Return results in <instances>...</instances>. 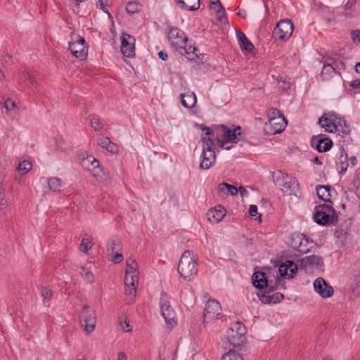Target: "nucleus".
I'll use <instances>...</instances> for the list:
<instances>
[{"label":"nucleus","mask_w":360,"mask_h":360,"mask_svg":"<svg viewBox=\"0 0 360 360\" xmlns=\"http://www.w3.org/2000/svg\"><path fill=\"white\" fill-rule=\"evenodd\" d=\"M122 250V243L117 236H113L108 242L107 252L112 257V261L115 264H120L123 260L122 254L119 252Z\"/></svg>","instance_id":"nucleus-12"},{"label":"nucleus","mask_w":360,"mask_h":360,"mask_svg":"<svg viewBox=\"0 0 360 360\" xmlns=\"http://www.w3.org/2000/svg\"><path fill=\"white\" fill-rule=\"evenodd\" d=\"M293 24L290 20L283 19L280 20L274 29L273 37L276 39L285 41L292 34Z\"/></svg>","instance_id":"nucleus-8"},{"label":"nucleus","mask_w":360,"mask_h":360,"mask_svg":"<svg viewBox=\"0 0 360 360\" xmlns=\"http://www.w3.org/2000/svg\"><path fill=\"white\" fill-rule=\"evenodd\" d=\"M160 307L161 314L163 316L165 322L170 325L172 327L177 324L176 319V313L174 309L169 304L167 295L166 292H162L160 302Z\"/></svg>","instance_id":"nucleus-6"},{"label":"nucleus","mask_w":360,"mask_h":360,"mask_svg":"<svg viewBox=\"0 0 360 360\" xmlns=\"http://www.w3.org/2000/svg\"><path fill=\"white\" fill-rule=\"evenodd\" d=\"M226 212V209L221 206L218 205L214 207H212L209 210L207 215V219L213 223L219 222L225 216Z\"/></svg>","instance_id":"nucleus-23"},{"label":"nucleus","mask_w":360,"mask_h":360,"mask_svg":"<svg viewBox=\"0 0 360 360\" xmlns=\"http://www.w3.org/2000/svg\"><path fill=\"white\" fill-rule=\"evenodd\" d=\"M106 150L111 153L116 154L119 151V148L116 143L110 141V143L108 145Z\"/></svg>","instance_id":"nucleus-53"},{"label":"nucleus","mask_w":360,"mask_h":360,"mask_svg":"<svg viewBox=\"0 0 360 360\" xmlns=\"http://www.w3.org/2000/svg\"><path fill=\"white\" fill-rule=\"evenodd\" d=\"M326 114V117L331 119L332 121H333V119H335V120L338 121V117H340L338 114L335 113V112H329Z\"/></svg>","instance_id":"nucleus-60"},{"label":"nucleus","mask_w":360,"mask_h":360,"mask_svg":"<svg viewBox=\"0 0 360 360\" xmlns=\"http://www.w3.org/2000/svg\"><path fill=\"white\" fill-rule=\"evenodd\" d=\"M110 139L108 137H102L98 139V145L103 148L107 149V147L110 143Z\"/></svg>","instance_id":"nucleus-50"},{"label":"nucleus","mask_w":360,"mask_h":360,"mask_svg":"<svg viewBox=\"0 0 360 360\" xmlns=\"http://www.w3.org/2000/svg\"><path fill=\"white\" fill-rule=\"evenodd\" d=\"M181 104L186 108H192L197 102L196 96L193 91H188L180 95Z\"/></svg>","instance_id":"nucleus-25"},{"label":"nucleus","mask_w":360,"mask_h":360,"mask_svg":"<svg viewBox=\"0 0 360 360\" xmlns=\"http://www.w3.org/2000/svg\"><path fill=\"white\" fill-rule=\"evenodd\" d=\"M346 234H347L346 231H345L343 229L336 230V231L335 232V236L339 238H342Z\"/></svg>","instance_id":"nucleus-64"},{"label":"nucleus","mask_w":360,"mask_h":360,"mask_svg":"<svg viewBox=\"0 0 360 360\" xmlns=\"http://www.w3.org/2000/svg\"><path fill=\"white\" fill-rule=\"evenodd\" d=\"M91 124L93 127H95V125L96 127H98L99 129H101L103 127V124L101 123V122L97 119H92L91 120Z\"/></svg>","instance_id":"nucleus-62"},{"label":"nucleus","mask_w":360,"mask_h":360,"mask_svg":"<svg viewBox=\"0 0 360 360\" xmlns=\"http://www.w3.org/2000/svg\"><path fill=\"white\" fill-rule=\"evenodd\" d=\"M176 4L181 8L189 11H197L200 8V0H175Z\"/></svg>","instance_id":"nucleus-26"},{"label":"nucleus","mask_w":360,"mask_h":360,"mask_svg":"<svg viewBox=\"0 0 360 360\" xmlns=\"http://www.w3.org/2000/svg\"><path fill=\"white\" fill-rule=\"evenodd\" d=\"M324 210L326 211V212H331L333 214L338 213L333 206L328 204H321L317 205L316 206L315 210Z\"/></svg>","instance_id":"nucleus-45"},{"label":"nucleus","mask_w":360,"mask_h":360,"mask_svg":"<svg viewBox=\"0 0 360 360\" xmlns=\"http://www.w3.org/2000/svg\"><path fill=\"white\" fill-rule=\"evenodd\" d=\"M305 234L301 233H293L289 238V245L292 248L297 250L298 247L302 244V240L304 238Z\"/></svg>","instance_id":"nucleus-32"},{"label":"nucleus","mask_w":360,"mask_h":360,"mask_svg":"<svg viewBox=\"0 0 360 360\" xmlns=\"http://www.w3.org/2000/svg\"><path fill=\"white\" fill-rule=\"evenodd\" d=\"M267 293L266 292H262V294L259 295L258 294V297L262 302L264 304H269L271 303L272 297L271 295H266Z\"/></svg>","instance_id":"nucleus-47"},{"label":"nucleus","mask_w":360,"mask_h":360,"mask_svg":"<svg viewBox=\"0 0 360 360\" xmlns=\"http://www.w3.org/2000/svg\"><path fill=\"white\" fill-rule=\"evenodd\" d=\"M89 309V305H83L82 311L80 316V323L82 326H84V330L86 334H90L94 330L96 322L95 311H91L90 312Z\"/></svg>","instance_id":"nucleus-10"},{"label":"nucleus","mask_w":360,"mask_h":360,"mask_svg":"<svg viewBox=\"0 0 360 360\" xmlns=\"http://www.w3.org/2000/svg\"><path fill=\"white\" fill-rule=\"evenodd\" d=\"M314 221L321 226H331L337 223L338 213L333 214L324 210H316L314 216Z\"/></svg>","instance_id":"nucleus-14"},{"label":"nucleus","mask_w":360,"mask_h":360,"mask_svg":"<svg viewBox=\"0 0 360 360\" xmlns=\"http://www.w3.org/2000/svg\"><path fill=\"white\" fill-rule=\"evenodd\" d=\"M48 185L51 191L53 192L59 191L61 187V180L58 178H50Z\"/></svg>","instance_id":"nucleus-37"},{"label":"nucleus","mask_w":360,"mask_h":360,"mask_svg":"<svg viewBox=\"0 0 360 360\" xmlns=\"http://www.w3.org/2000/svg\"><path fill=\"white\" fill-rule=\"evenodd\" d=\"M143 5L136 1H130L126 6V11L129 15L141 12Z\"/></svg>","instance_id":"nucleus-33"},{"label":"nucleus","mask_w":360,"mask_h":360,"mask_svg":"<svg viewBox=\"0 0 360 360\" xmlns=\"http://www.w3.org/2000/svg\"><path fill=\"white\" fill-rule=\"evenodd\" d=\"M177 270L184 279L190 280L197 274V263L193 258L192 251H184L179 262Z\"/></svg>","instance_id":"nucleus-2"},{"label":"nucleus","mask_w":360,"mask_h":360,"mask_svg":"<svg viewBox=\"0 0 360 360\" xmlns=\"http://www.w3.org/2000/svg\"><path fill=\"white\" fill-rule=\"evenodd\" d=\"M41 295L44 298L49 300L52 296L51 290L47 288H44L41 291Z\"/></svg>","instance_id":"nucleus-57"},{"label":"nucleus","mask_w":360,"mask_h":360,"mask_svg":"<svg viewBox=\"0 0 360 360\" xmlns=\"http://www.w3.org/2000/svg\"><path fill=\"white\" fill-rule=\"evenodd\" d=\"M318 124L325 129L326 132L333 133L335 131V119L333 121L329 117H326V114H323L318 121Z\"/></svg>","instance_id":"nucleus-27"},{"label":"nucleus","mask_w":360,"mask_h":360,"mask_svg":"<svg viewBox=\"0 0 360 360\" xmlns=\"http://www.w3.org/2000/svg\"><path fill=\"white\" fill-rule=\"evenodd\" d=\"M167 39L171 46L179 53H185L183 44L188 41L185 32L177 27L169 26L167 32Z\"/></svg>","instance_id":"nucleus-5"},{"label":"nucleus","mask_w":360,"mask_h":360,"mask_svg":"<svg viewBox=\"0 0 360 360\" xmlns=\"http://www.w3.org/2000/svg\"><path fill=\"white\" fill-rule=\"evenodd\" d=\"M135 41L134 36L122 33L121 36V52L127 57L132 58L135 55Z\"/></svg>","instance_id":"nucleus-17"},{"label":"nucleus","mask_w":360,"mask_h":360,"mask_svg":"<svg viewBox=\"0 0 360 360\" xmlns=\"http://www.w3.org/2000/svg\"><path fill=\"white\" fill-rule=\"evenodd\" d=\"M22 75H23V77L25 79H27L30 81V82L32 84H37V82H36V78L34 76L32 75L31 74H30L27 71H23L22 72Z\"/></svg>","instance_id":"nucleus-52"},{"label":"nucleus","mask_w":360,"mask_h":360,"mask_svg":"<svg viewBox=\"0 0 360 360\" xmlns=\"http://www.w3.org/2000/svg\"><path fill=\"white\" fill-rule=\"evenodd\" d=\"M92 248V243L91 238H83L81 245L80 250L82 252L87 253V252Z\"/></svg>","instance_id":"nucleus-41"},{"label":"nucleus","mask_w":360,"mask_h":360,"mask_svg":"<svg viewBox=\"0 0 360 360\" xmlns=\"http://www.w3.org/2000/svg\"><path fill=\"white\" fill-rule=\"evenodd\" d=\"M125 293L126 295H132L133 297H135L136 296V286H134V287H131V286H126L125 287Z\"/></svg>","instance_id":"nucleus-55"},{"label":"nucleus","mask_w":360,"mask_h":360,"mask_svg":"<svg viewBox=\"0 0 360 360\" xmlns=\"http://www.w3.org/2000/svg\"><path fill=\"white\" fill-rule=\"evenodd\" d=\"M4 107L7 110V111H11L13 108L16 107L15 103L11 98H7L4 101Z\"/></svg>","instance_id":"nucleus-49"},{"label":"nucleus","mask_w":360,"mask_h":360,"mask_svg":"<svg viewBox=\"0 0 360 360\" xmlns=\"http://www.w3.org/2000/svg\"><path fill=\"white\" fill-rule=\"evenodd\" d=\"M301 269H306L308 266H315L317 268L323 266V258L315 255L303 257L299 260Z\"/></svg>","instance_id":"nucleus-20"},{"label":"nucleus","mask_w":360,"mask_h":360,"mask_svg":"<svg viewBox=\"0 0 360 360\" xmlns=\"http://www.w3.org/2000/svg\"><path fill=\"white\" fill-rule=\"evenodd\" d=\"M311 146L318 152H327L333 146L332 140L325 134L313 136L311 139Z\"/></svg>","instance_id":"nucleus-15"},{"label":"nucleus","mask_w":360,"mask_h":360,"mask_svg":"<svg viewBox=\"0 0 360 360\" xmlns=\"http://www.w3.org/2000/svg\"><path fill=\"white\" fill-rule=\"evenodd\" d=\"M82 271L84 273V279L89 283H93L94 282V276L91 271L87 270V269L84 266L81 268Z\"/></svg>","instance_id":"nucleus-44"},{"label":"nucleus","mask_w":360,"mask_h":360,"mask_svg":"<svg viewBox=\"0 0 360 360\" xmlns=\"http://www.w3.org/2000/svg\"><path fill=\"white\" fill-rule=\"evenodd\" d=\"M158 56L162 60H167L168 58L167 53L163 50L158 53Z\"/></svg>","instance_id":"nucleus-63"},{"label":"nucleus","mask_w":360,"mask_h":360,"mask_svg":"<svg viewBox=\"0 0 360 360\" xmlns=\"http://www.w3.org/2000/svg\"><path fill=\"white\" fill-rule=\"evenodd\" d=\"M271 297H272L271 302L275 304L281 302L284 298L283 295L281 292H276L271 295Z\"/></svg>","instance_id":"nucleus-51"},{"label":"nucleus","mask_w":360,"mask_h":360,"mask_svg":"<svg viewBox=\"0 0 360 360\" xmlns=\"http://www.w3.org/2000/svg\"><path fill=\"white\" fill-rule=\"evenodd\" d=\"M335 72V68L333 67L332 64L327 63L323 65L322 71L321 72V77L323 79H326L327 77H325L326 75H330L331 73Z\"/></svg>","instance_id":"nucleus-40"},{"label":"nucleus","mask_w":360,"mask_h":360,"mask_svg":"<svg viewBox=\"0 0 360 360\" xmlns=\"http://www.w3.org/2000/svg\"><path fill=\"white\" fill-rule=\"evenodd\" d=\"M219 130H217L216 126L213 127L209 131H206L201 138V142L202 146H210L214 148L215 143L219 139Z\"/></svg>","instance_id":"nucleus-21"},{"label":"nucleus","mask_w":360,"mask_h":360,"mask_svg":"<svg viewBox=\"0 0 360 360\" xmlns=\"http://www.w3.org/2000/svg\"><path fill=\"white\" fill-rule=\"evenodd\" d=\"M297 270V265L292 260H286L278 266L279 274L283 278H292Z\"/></svg>","instance_id":"nucleus-19"},{"label":"nucleus","mask_w":360,"mask_h":360,"mask_svg":"<svg viewBox=\"0 0 360 360\" xmlns=\"http://www.w3.org/2000/svg\"><path fill=\"white\" fill-rule=\"evenodd\" d=\"M269 281L266 274L264 272L255 271L252 276V285L257 289H265L266 287H268Z\"/></svg>","instance_id":"nucleus-22"},{"label":"nucleus","mask_w":360,"mask_h":360,"mask_svg":"<svg viewBox=\"0 0 360 360\" xmlns=\"http://www.w3.org/2000/svg\"><path fill=\"white\" fill-rule=\"evenodd\" d=\"M309 243H314L316 245L312 239L305 235L304 238L302 241V244L298 247L297 250L301 253H308L310 249L312 248V247H310L309 248H307V245Z\"/></svg>","instance_id":"nucleus-35"},{"label":"nucleus","mask_w":360,"mask_h":360,"mask_svg":"<svg viewBox=\"0 0 360 360\" xmlns=\"http://www.w3.org/2000/svg\"><path fill=\"white\" fill-rule=\"evenodd\" d=\"M275 184L280 188L282 192L287 195H292L295 188L299 186L295 178L289 176L288 174L278 171L273 174Z\"/></svg>","instance_id":"nucleus-4"},{"label":"nucleus","mask_w":360,"mask_h":360,"mask_svg":"<svg viewBox=\"0 0 360 360\" xmlns=\"http://www.w3.org/2000/svg\"><path fill=\"white\" fill-rule=\"evenodd\" d=\"M246 333L245 326L243 323L237 321L228 329L226 338L233 347H239L246 342Z\"/></svg>","instance_id":"nucleus-3"},{"label":"nucleus","mask_w":360,"mask_h":360,"mask_svg":"<svg viewBox=\"0 0 360 360\" xmlns=\"http://www.w3.org/2000/svg\"><path fill=\"white\" fill-rule=\"evenodd\" d=\"M88 48L89 46L84 38L80 35H77L75 41L69 42L68 49L75 58L80 60H84L86 58Z\"/></svg>","instance_id":"nucleus-7"},{"label":"nucleus","mask_w":360,"mask_h":360,"mask_svg":"<svg viewBox=\"0 0 360 360\" xmlns=\"http://www.w3.org/2000/svg\"><path fill=\"white\" fill-rule=\"evenodd\" d=\"M257 214V207L255 205H251L249 208V214L250 217H255Z\"/></svg>","instance_id":"nucleus-58"},{"label":"nucleus","mask_w":360,"mask_h":360,"mask_svg":"<svg viewBox=\"0 0 360 360\" xmlns=\"http://www.w3.org/2000/svg\"><path fill=\"white\" fill-rule=\"evenodd\" d=\"M211 6L216 5L219 7V9L217 11V13L218 14L219 20L225 24L229 23V20L227 18V15L225 11V8L221 4L219 0H210Z\"/></svg>","instance_id":"nucleus-31"},{"label":"nucleus","mask_w":360,"mask_h":360,"mask_svg":"<svg viewBox=\"0 0 360 360\" xmlns=\"http://www.w3.org/2000/svg\"><path fill=\"white\" fill-rule=\"evenodd\" d=\"M55 143H56V146L58 148H60L63 147V146L64 144V140L61 136H58L55 139Z\"/></svg>","instance_id":"nucleus-59"},{"label":"nucleus","mask_w":360,"mask_h":360,"mask_svg":"<svg viewBox=\"0 0 360 360\" xmlns=\"http://www.w3.org/2000/svg\"><path fill=\"white\" fill-rule=\"evenodd\" d=\"M183 49L185 51V53L183 51L179 53L181 55L184 56L189 60H194L198 58V54L196 53V51L198 50L196 47L193 46L191 44L189 45L188 42L186 44H183Z\"/></svg>","instance_id":"nucleus-30"},{"label":"nucleus","mask_w":360,"mask_h":360,"mask_svg":"<svg viewBox=\"0 0 360 360\" xmlns=\"http://www.w3.org/2000/svg\"><path fill=\"white\" fill-rule=\"evenodd\" d=\"M138 278L139 276H134V275L125 274L124 276V283L125 286L129 287V285L131 287L137 286L138 284Z\"/></svg>","instance_id":"nucleus-38"},{"label":"nucleus","mask_w":360,"mask_h":360,"mask_svg":"<svg viewBox=\"0 0 360 360\" xmlns=\"http://www.w3.org/2000/svg\"><path fill=\"white\" fill-rule=\"evenodd\" d=\"M79 160L82 167L91 172L92 175L98 180L103 181L108 178V173L101 165L100 162L92 155L86 151H82L79 154Z\"/></svg>","instance_id":"nucleus-1"},{"label":"nucleus","mask_w":360,"mask_h":360,"mask_svg":"<svg viewBox=\"0 0 360 360\" xmlns=\"http://www.w3.org/2000/svg\"><path fill=\"white\" fill-rule=\"evenodd\" d=\"M335 131L342 134V137H345L350 134V127L347 123L344 117H338V121L335 120Z\"/></svg>","instance_id":"nucleus-28"},{"label":"nucleus","mask_w":360,"mask_h":360,"mask_svg":"<svg viewBox=\"0 0 360 360\" xmlns=\"http://www.w3.org/2000/svg\"><path fill=\"white\" fill-rule=\"evenodd\" d=\"M126 274L139 276L138 264H134L133 265L127 264Z\"/></svg>","instance_id":"nucleus-43"},{"label":"nucleus","mask_w":360,"mask_h":360,"mask_svg":"<svg viewBox=\"0 0 360 360\" xmlns=\"http://www.w3.org/2000/svg\"><path fill=\"white\" fill-rule=\"evenodd\" d=\"M351 37L354 43L360 42V30H356L351 32Z\"/></svg>","instance_id":"nucleus-54"},{"label":"nucleus","mask_w":360,"mask_h":360,"mask_svg":"<svg viewBox=\"0 0 360 360\" xmlns=\"http://www.w3.org/2000/svg\"><path fill=\"white\" fill-rule=\"evenodd\" d=\"M280 282V278L277 276L276 281L273 283V281H269L268 282V287H266L265 289H266V292L270 293L271 292H274L278 288V283Z\"/></svg>","instance_id":"nucleus-46"},{"label":"nucleus","mask_w":360,"mask_h":360,"mask_svg":"<svg viewBox=\"0 0 360 360\" xmlns=\"http://www.w3.org/2000/svg\"><path fill=\"white\" fill-rule=\"evenodd\" d=\"M315 291L323 298H328L333 295L334 290L332 286L321 277L316 278L314 282Z\"/></svg>","instance_id":"nucleus-18"},{"label":"nucleus","mask_w":360,"mask_h":360,"mask_svg":"<svg viewBox=\"0 0 360 360\" xmlns=\"http://www.w3.org/2000/svg\"><path fill=\"white\" fill-rule=\"evenodd\" d=\"M216 161L214 148L210 146H202V151L200 156V168L208 169L212 167Z\"/></svg>","instance_id":"nucleus-16"},{"label":"nucleus","mask_w":360,"mask_h":360,"mask_svg":"<svg viewBox=\"0 0 360 360\" xmlns=\"http://www.w3.org/2000/svg\"><path fill=\"white\" fill-rule=\"evenodd\" d=\"M317 196L319 199H321L325 202H329L330 204H333V201L330 200V198H326V190H321V193H320L319 194H317Z\"/></svg>","instance_id":"nucleus-56"},{"label":"nucleus","mask_w":360,"mask_h":360,"mask_svg":"<svg viewBox=\"0 0 360 360\" xmlns=\"http://www.w3.org/2000/svg\"><path fill=\"white\" fill-rule=\"evenodd\" d=\"M340 154L337 162V166L340 169L339 173L343 174L347 171L348 167V157L343 147L340 148Z\"/></svg>","instance_id":"nucleus-29"},{"label":"nucleus","mask_w":360,"mask_h":360,"mask_svg":"<svg viewBox=\"0 0 360 360\" xmlns=\"http://www.w3.org/2000/svg\"><path fill=\"white\" fill-rule=\"evenodd\" d=\"M32 167V165L30 161L22 160L20 162L18 170L22 172V174H27L31 170Z\"/></svg>","instance_id":"nucleus-39"},{"label":"nucleus","mask_w":360,"mask_h":360,"mask_svg":"<svg viewBox=\"0 0 360 360\" xmlns=\"http://www.w3.org/2000/svg\"><path fill=\"white\" fill-rule=\"evenodd\" d=\"M224 187H226V193H229L231 195H236L238 193V188L233 185L227 184L223 185Z\"/></svg>","instance_id":"nucleus-48"},{"label":"nucleus","mask_w":360,"mask_h":360,"mask_svg":"<svg viewBox=\"0 0 360 360\" xmlns=\"http://www.w3.org/2000/svg\"><path fill=\"white\" fill-rule=\"evenodd\" d=\"M217 130H219L221 136L225 139V141L229 143H237L240 141L241 127L237 126L233 129H229L224 124L216 126Z\"/></svg>","instance_id":"nucleus-11"},{"label":"nucleus","mask_w":360,"mask_h":360,"mask_svg":"<svg viewBox=\"0 0 360 360\" xmlns=\"http://www.w3.org/2000/svg\"><path fill=\"white\" fill-rule=\"evenodd\" d=\"M221 307L220 304L215 300H209L204 309V323L219 319L221 316Z\"/></svg>","instance_id":"nucleus-9"},{"label":"nucleus","mask_w":360,"mask_h":360,"mask_svg":"<svg viewBox=\"0 0 360 360\" xmlns=\"http://www.w3.org/2000/svg\"><path fill=\"white\" fill-rule=\"evenodd\" d=\"M354 284L352 285L351 287V291L354 297H356L360 293V278H359L357 276L354 275Z\"/></svg>","instance_id":"nucleus-42"},{"label":"nucleus","mask_w":360,"mask_h":360,"mask_svg":"<svg viewBox=\"0 0 360 360\" xmlns=\"http://www.w3.org/2000/svg\"><path fill=\"white\" fill-rule=\"evenodd\" d=\"M236 36L242 51L249 53H252L255 47L252 42L246 37L245 34L240 30H238L236 32Z\"/></svg>","instance_id":"nucleus-24"},{"label":"nucleus","mask_w":360,"mask_h":360,"mask_svg":"<svg viewBox=\"0 0 360 360\" xmlns=\"http://www.w3.org/2000/svg\"><path fill=\"white\" fill-rule=\"evenodd\" d=\"M349 86L353 89H360V80L354 79L349 84Z\"/></svg>","instance_id":"nucleus-61"},{"label":"nucleus","mask_w":360,"mask_h":360,"mask_svg":"<svg viewBox=\"0 0 360 360\" xmlns=\"http://www.w3.org/2000/svg\"><path fill=\"white\" fill-rule=\"evenodd\" d=\"M321 190L326 191V198L331 199L334 195H337L336 190L332 186H330V185H327V186L319 185V186H317L316 188V194H319L320 193H321Z\"/></svg>","instance_id":"nucleus-34"},{"label":"nucleus","mask_w":360,"mask_h":360,"mask_svg":"<svg viewBox=\"0 0 360 360\" xmlns=\"http://www.w3.org/2000/svg\"><path fill=\"white\" fill-rule=\"evenodd\" d=\"M287 121L284 116L273 117L264 125V131L267 134H276L281 133L285 128Z\"/></svg>","instance_id":"nucleus-13"},{"label":"nucleus","mask_w":360,"mask_h":360,"mask_svg":"<svg viewBox=\"0 0 360 360\" xmlns=\"http://www.w3.org/2000/svg\"><path fill=\"white\" fill-rule=\"evenodd\" d=\"M221 360H244L243 355L239 354L235 350L231 349L226 354H224Z\"/></svg>","instance_id":"nucleus-36"}]
</instances>
